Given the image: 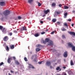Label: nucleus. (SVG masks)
Masks as SVG:
<instances>
[{"label":"nucleus","mask_w":75,"mask_h":75,"mask_svg":"<svg viewBox=\"0 0 75 75\" xmlns=\"http://www.w3.org/2000/svg\"><path fill=\"white\" fill-rule=\"evenodd\" d=\"M10 11L8 10H6L3 12V14H4V16H7L8 14H10Z\"/></svg>","instance_id":"nucleus-1"},{"label":"nucleus","mask_w":75,"mask_h":75,"mask_svg":"<svg viewBox=\"0 0 75 75\" xmlns=\"http://www.w3.org/2000/svg\"><path fill=\"white\" fill-rule=\"evenodd\" d=\"M54 44V43L51 40H50L48 42V45H52Z\"/></svg>","instance_id":"nucleus-2"},{"label":"nucleus","mask_w":75,"mask_h":75,"mask_svg":"<svg viewBox=\"0 0 75 75\" xmlns=\"http://www.w3.org/2000/svg\"><path fill=\"white\" fill-rule=\"evenodd\" d=\"M63 56L64 58H66L68 57V52L67 51L64 52Z\"/></svg>","instance_id":"nucleus-3"},{"label":"nucleus","mask_w":75,"mask_h":75,"mask_svg":"<svg viewBox=\"0 0 75 75\" xmlns=\"http://www.w3.org/2000/svg\"><path fill=\"white\" fill-rule=\"evenodd\" d=\"M12 57H10L8 58L7 59V62L8 64H10L11 62V60H12Z\"/></svg>","instance_id":"nucleus-4"},{"label":"nucleus","mask_w":75,"mask_h":75,"mask_svg":"<svg viewBox=\"0 0 75 75\" xmlns=\"http://www.w3.org/2000/svg\"><path fill=\"white\" fill-rule=\"evenodd\" d=\"M27 31V28H26V27H23V28H21V31Z\"/></svg>","instance_id":"nucleus-5"},{"label":"nucleus","mask_w":75,"mask_h":75,"mask_svg":"<svg viewBox=\"0 0 75 75\" xmlns=\"http://www.w3.org/2000/svg\"><path fill=\"white\" fill-rule=\"evenodd\" d=\"M68 47L71 48L73 47V45H72V43L71 42H69L67 43Z\"/></svg>","instance_id":"nucleus-6"},{"label":"nucleus","mask_w":75,"mask_h":75,"mask_svg":"<svg viewBox=\"0 0 75 75\" xmlns=\"http://www.w3.org/2000/svg\"><path fill=\"white\" fill-rule=\"evenodd\" d=\"M3 40L4 41H7L8 40V38L7 36H6L3 38Z\"/></svg>","instance_id":"nucleus-7"},{"label":"nucleus","mask_w":75,"mask_h":75,"mask_svg":"<svg viewBox=\"0 0 75 75\" xmlns=\"http://www.w3.org/2000/svg\"><path fill=\"white\" fill-rule=\"evenodd\" d=\"M68 33L70 34V35H75V33L74 32L70 31L68 32Z\"/></svg>","instance_id":"nucleus-8"},{"label":"nucleus","mask_w":75,"mask_h":75,"mask_svg":"<svg viewBox=\"0 0 75 75\" xmlns=\"http://www.w3.org/2000/svg\"><path fill=\"white\" fill-rule=\"evenodd\" d=\"M29 68H32V69H35V67L31 65V64H29Z\"/></svg>","instance_id":"nucleus-9"},{"label":"nucleus","mask_w":75,"mask_h":75,"mask_svg":"<svg viewBox=\"0 0 75 75\" xmlns=\"http://www.w3.org/2000/svg\"><path fill=\"white\" fill-rule=\"evenodd\" d=\"M46 64L47 66H50L51 65V62L49 61H47Z\"/></svg>","instance_id":"nucleus-10"},{"label":"nucleus","mask_w":75,"mask_h":75,"mask_svg":"<svg viewBox=\"0 0 75 75\" xmlns=\"http://www.w3.org/2000/svg\"><path fill=\"white\" fill-rule=\"evenodd\" d=\"M49 12H50V10L49 9H47L46 11H44V13L45 14H47Z\"/></svg>","instance_id":"nucleus-11"},{"label":"nucleus","mask_w":75,"mask_h":75,"mask_svg":"<svg viewBox=\"0 0 75 75\" xmlns=\"http://www.w3.org/2000/svg\"><path fill=\"white\" fill-rule=\"evenodd\" d=\"M56 70L57 71H58L59 70V71H61V69L60 68V67H57L56 68Z\"/></svg>","instance_id":"nucleus-12"},{"label":"nucleus","mask_w":75,"mask_h":75,"mask_svg":"<svg viewBox=\"0 0 75 75\" xmlns=\"http://www.w3.org/2000/svg\"><path fill=\"white\" fill-rule=\"evenodd\" d=\"M0 5L2 6H4V2L3 1L1 2L0 3Z\"/></svg>","instance_id":"nucleus-13"},{"label":"nucleus","mask_w":75,"mask_h":75,"mask_svg":"<svg viewBox=\"0 0 75 75\" xmlns=\"http://www.w3.org/2000/svg\"><path fill=\"white\" fill-rule=\"evenodd\" d=\"M6 29L5 28H3L2 29L3 33H6Z\"/></svg>","instance_id":"nucleus-14"},{"label":"nucleus","mask_w":75,"mask_h":75,"mask_svg":"<svg viewBox=\"0 0 75 75\" xmlns=\"http://www.w3.org/2000/svg\"><path fill=\"white\" fill-rule=\"evenodd\" d=\"M15 63L16 64V65H19V64H20L19 62H18V61L17 60L15 61Z\"/></svg>","instance_id":"nucleus-15"},{"label":"nucleus","mask_w":75,"mask_h":75,"mask_svg":"<svg viewBox=\"0 0 75 75\" xmlns=\"http://www.w3.org/2000/svg\"><path fill=\"white\" fill-rule=\"evenodd\" d=\"M41 42H43V44H46V43H47V42L45 40V41H44V40H43L42 39L41 40Z\"/></svg>","instance_id":"nucleus-16"},{"label":"nucleus","mask_w":75,"mask_h":75,"mask_svg":"<svg viewBox=\"0 0 75 75\" xmlns=\"http://www.w3.org/2000/svg\"><path fill=\"white\" fill-rule=\"evenodd\" d=\"M39 35H39V33H35L34 35V36L36 37H38Z\"/></svg>","instance_id":"nucleus-17"},{"label":"nucleus","mask_w":75,"mask_h":75,"mask_svg":"<svg viewBox=\"0 0 75 75\" xmlns=\"http://www.w3.org/2000/svg\"><path fill=\"white\" fill-rule=\"evenodd\" d=\"M10 47L12 50L14 49V45H12L11 46H10Z\"/></svg>","instance_id":"nucleus-18"},{"label":"nucleus","mask_w":75,"mask_h":75,"mask_svg":"<svg viewBox=\"0 0 75 75\" xmlns=\"http://www.w3.org/2000/svg\"><path fill=\"white\" fill-rule=\"evenodd\" d=\"M6 51L7 52H8L9 51V48L8 47V46H6Z\"/></svg>","instance_id":"nucleus-19"},{"label":"nucleus","mask_w":75,"mask_h":75,"mask_svg":"<svg viewBox=\"0 0 75 75\" xmlns=\"http://www.w3.org/2000/svg\"><path fill=\"white\" fill-rule=\"evenodd\" d=\"M72 50L73 51H75V47L73 46L72 47Z\"/></svg>","instance_id":"nucleus-20"},{"label":"nucleus","mask_w":75,"mask_h":75,"mask_svg":"<svg viewBox=\"0 0 75 75\" xmlns=\"http://www.w3.org/2000/svg\"><path fill=\"white\" fill-rule=\"evenodd\" d=\"M69 8L68 6H64V9H68Z\"/></svg>","instance_id":"nucleus-21"},{"label":"nucleus","mask_w":75,"mask_h":75,"mask_svg":"<svg viewBox=\"0 0 75 75\" xmlns=\"http://www.w3.org/2000/svg\"><path fill=\"white\" fill-rule=\"evenodd\" d=\"M68 15L67 13H66L64 14V18H67V16Z\"/></svg>","instance_id":"nucleus-22"},{"label":"nucleus","mask_w":75,"mask_h":75,"mask_svg":"<svg viewBox=\"0 0 75 75\" xmlns=\"http://www.w3.org/2000/svg\"><path fill=\"white\" fill-rule=\"evenodd\" d=\"M70 64L71 65H74V63H73V61L72 60H71L70 62Z\"/></svg>","instance_id":"nucleus-23"},{"label":"nucleus","mask_w":75,"mask_h":75,"mask_svg":"<svg viewBox=\"0 0 75 75\" xmlns=\"http://www.w3.org/2000/svg\"><path fill=\"white\" fill-rule=\"evenodd\" d=\"M40 50H41V49H40L39 48H36V51H40Z\"/></svg>","instance_id":"nucleus-24"},{"label":"nucleus","mask_w":75,"mask_h":75,"mask_svg":"<svg viewBox=\"0 0 75 75\" xmlns=\"http://www.w3.org/2000/svg\"><path fill=\"white\" fill-rule=\"evenodd\" d=\"M45 41L46 42H49L50 41V39H49L47 38L45 39Z\"/></svg>","instance_id":"nucleus-25"},{"label":"nucleus","mask_w":75,"mask_h":75,"mask_svg":"<svg viewBox=\"0 0 75 75\" xmlns=\"http://www.w3.org/2000/svg\"><path fill=\"white\" fill-rule=\"evenodd\" d=\"M33 1V0H28V2L29 3H31Z\"/></svg>","instance_id":"nucleus-26"},{"label":"nucleus","mask_w":75,"mask_h":75,"mask_svg":"<svg viewBox=\"0 0 75 75\" xmlns=\"http://www.w3.org/2000/svg\"><path fill=\"white\" fill-rule=\"evenodd\" d=\"M52 6H56V4L54 3H53L52 4Z\"/></svg>","instance_id":"nucleus-27"},{"label":"nucleus","mask_w":75,"mask_h":75,"mask_svg":"<svg viewBox=\"0 0 75 75\" xmlns=\"http://www.w3.org/2000/svg\"><path fill=\"white\" fill-rule=\"evenodd\" d=\"M52 21L53 23H55L57 21V19H52Z\"/></svg>","instance_id":"nucleus-28"},{"label":"nucleus","mask_w":75,"mask_h":75,"mask_svg":"<svg viewBox=\"0 0 75 75\" xmlns=\"http://www.w3.org/2000/svg\"><path fill=\"white\" fill-rule=\"evenodd\" d=\"M18 20H21V19H22V18L20 16H18Z\"/></svg>","instance_id":"nucleus-29"},{"label":"nucleus","mask_w":75,"mask_h":75,"mask_svg":"<svg viewBox=\"0 0 75 75\" xmlns=\"http://www.w3.org/2000/svg\"><path fill=\"white\" fill-rule=\"evenodd\" d=\"M64 25L66 27H68V25H67V23H64Z\"/></svg>","instance_id":"nucleus-30"},{"label":"nucleus","mask_w":75,"mask_h":75,"mask_svg":"<svg viewBox=\"0 0 75 75\" xmlns=\"http://www.w3.org/2000/svg\"><path fill=\"white\" fill-rule=\"evenodd\" d=\"M24 60H25V61L27 62L28 61V60L27 59L26 57H25L24 58Z\"/></svg>","instance_id":"nucleus-31"},{"label":"nucleus","mask_w":75,"mask_h":75,"mask_svg":"<svg viewBox=\"0 0 75 75\" xmlns=\"http://www.w3.org/2000/svg\"><path fill=\"white\" fill-rule=\"evenodd\" d=\"M62 38H66L65 36V35H62Z\"/></svg>","instance_id":"nucleus-32"},{"label":"nucleus","mask_w":75,"mask_h":75,"mask_svg":"<svg viewBox=\"0 0 75 75\" xmlns=\"http://www.w3.org/2000/svg\"><path fill=\"white\" fill-rule=\"evenodd\" d=\"M62 30L63 31H66V29H65L64 28H63L62 29Z\"/></svg>","instance_id":"nucleus-33"},{"label":"nucleus","mask_w":75,"mask_h":75,"mask_svg":"<svg viewBox=\"0 0 75 75\" xmlns=\"http://www.w3.org/2000/svg\"><path fill=\"white\" fill-rule=\"evenodd\" d=\"M3 27L2 26H1V25H0V30H2V29H3Z\"/></svg>","instance_id":"nucleus-34"},{"label":"nucleus","mask_w":75,"mask_h":75,"mask_svg":"<svg viewBox=\"0 0 75 75\" xmlns=\"http://www.w3.org/2000/svg\"><path fill=\"white\" fill-rule=\"evenodd\" d=\"M38 6L39 7L41 6V4H40V3L38 2Z\"/></svg>","instance_id":"nucleus-35"},{"label":"nucleus","mask_w":75,"mask_h":75,"mask_svg":"<svg viewBox=\"0 0 75 75\" xmlns=\"http://www.w3.org/2000/svg\"><path fill=\"white\" fill-rule=\"evenodd\" d=\"M57 24H58V25H59L61 24V22L58 21L57 22Z\"/></svg>","instance_id":"nucleus-36"},{"label":"nucleus","mask_w":75,"mask_h":75,"mask_svg":"<svg viewBox=\"0 0 75 75\" xmlns=\"http://www.w3.org/2000/svg\"><path fill=\"white\" fill-rule=\"evenodd\" d=\"M34 55H33L31 57V59H34Z\"/></svg>","instance_id":"nucleus-37"},{"label":"nucleus","mask_w":75,"mask_h":75,"mask_svg":"<svg viewBox=\"0 0 75 75\" xmlns=\"http://www.w3.org/2000/svg\"><path fill=\"white\" fill-rule=\"evenodd\" d=\"M4 64V63H3V62H1L0 63V66H1V65H3Z\"/></svg>","instance_id":"nucleus-38"},{"label":"nucleus","mask_w":75,"mask_h":75,"mask_svg":"<svg viewBox=\"0 0 75 75\" xmlns=\"http://www.w3.org/2000/svg\"><path fill=\"white\" fill-rule=\"evenodd\" d=\"M45 32H42L41 33V34L42 35L43 34H45Z\"/></svg>","instance_id":"nucleus-39"},{"label":"nucleus","mask_w":75,"mask_h":75,"mask_svg":"<svg viewBox=\"0 0 75 75\" xmlns=\"http://www.w3.org/2000/svg\"><path fill=\"white\" fill-rule=\"evenodd\" d=\"M42 62H38V64H42Z\"/></svg>","instance_id":"nucleus-40"},{"label":"nucleus","mask_w":75,"mask_h":75,"mask_svg":"<svg viewBox=\"0 0 75 75\" xmlns=\"http://www.w3.org/2000/svg\"><path fill=\"white\" fill-rule=\"evenodd\" d=\"M54 33H55V31H53L51 33V34H53Z\"/></svg>","instance_id":"nucleus-41"},{"label":"nucleus","mask_w":75,"mask_h":75,"mask_svg":"<svg viewBox=\"0 0 75 75\" xmlns=\"http://www.w3.org/2000/svg\"><path fill=\"white\" fill-rule=\"evenodd\" d=\"M59 6L60 7H62V5H61V4H59Z\"/></svg>","instance_id":"nucleus-42"},{"label":"nucleus","mask_w":75,"mask_h":75,"mask_svg":"<svg viewBox=\"0 0 75 75\" xmlns=\"http://www.w3.org/2000/svg\"><path fill=\"white\" fill-rule=\"evenodd\" d=\"M56 13L57 14H60L59 13L58 11L56 12Z\"/></svg>","instance_id":"nucleus-43"},{"label":"nucleus","mask_w":75,"mask_h":75,"mask_svg":"<svg viewBox=\"0 0 75 75\" xmlns=\"http://www.w3.org/2000/svg\"><path fill=\"white\" fill-rule=\"evenodd\" d=\"M9 34L10 35V36H11L12 35L13 33H9Z\"/></svg>","instance_id":"nucleus-44"},{"label":"nucleus","mask_w":75,"mask_h":75,"mask_svg":"<svg viewBox=\"0 0 75 75\" xmlns=\"http://www.w3.org/2000/svg\"><path fill=\"white\" fill-rule=\"evenodd\" d=\"M13 32L15 33H17V31L16 30H14L13 31Z\"/></svg>","instance_id":"nucleus-45"},{"label":"nucleus","mask_w":75,"mask_h":75,"mask_svg":"<svg viewBox=\"0 0 75 75\" xmlns=\"http://www.w3.org/2000/svg\"><path fill=\"white\" fill-rule=\"evenodd\" d=\"M40 23L41 24H43V23H44V22L42 21H40Z\"/></svg>","instance_id":"nucleus-46"},{"label":"nucleus","mask_w":75,"mask_h":75,"mask_svg":"<svg viewBox=\"0 0 75 75\" xmlns=\"http://www.w3.org/2000/svg\"><path fill=\"white\" fill-rule=\"evenodd\" d=\"M36 59H34V60H33V61H34V62H36Z\"/></svg>","instance_id":"nucleus-47"},{"label":"nucleus","mask_w":75,"mask_h":75,"mask_svg":"<svg viewBox=\"0 0 75 75\" xmlns=\"http://www.w3.org/2000/svg\"><path fill=\"white\" fill-rule=\"evenodd\" d=\"M36 47H39V46H40V45H36Z\"/></svg>","instance_id":"nucleus-48"},{"label":"nucleus","mask_w":75,"mask_h":75,"mask_svg":"<svg viewBox=\"0 0 75 75\" xmlns=\"http://www.w3.org/2000/svg\"><path fill=\"white\" fill-rule=\"evenodd\" d=\"M13 58L14 60H16V57H13Z\"/></svg>","instance_id":"nucleus-49"},{"label":"nucleus","mask_w":75,"mask_h":75,"mask_svg":"<svg viewBox=\"0 0 75 75\" xmlns=\"http://www.w3.org/2000/svg\"><path fill=\"white\" fill-rule=\"evenodd\" d=\"M50 67L51 69H52V68L53 69V68H54V67H52L51 66H50Z\"/></svg>","instance_id":"nucleus-50"},{"label":"nucleus","mask_w":75,"mask_h":75,"mask_svg":"<svg viewBox=\"0 0 75 75\" xmlns=\"http://www.w3.org/2000/svg\"><path fill=\"white\" fill-rule=\"evenodd\" d=\"M11 73H14V71H13L12 70H11Z\"/></svg>","instance_id":"nucleus-51"},{"label":"nucleus","mask_w":75,"mask_h":75,"mask_svg":"<svg viewBox=\"0 0 75 75\" xmlns=\"http://www.w3.org/2000/svg\"><path fill=\"white\" fill-rule=\"evenodd\" d=\"M74 23L71 24L72 27H74Z\"/></svg>","instance_id":"nucleus-52"},{"label":"nucleus","mask_w":75,"mask_h":75,"mask_svg":"<svg viewBox=\"0 0 75 75\" xmlns=\"http://www.w3.org/2000/svg\"><path fill=\"white\" fill-rule=\"evenodd\" d=\"M1 21H3V18H1Z\"/></svg>","instance_id":"nucleus-53"},{"label":"nucleus","mask_w":75,"mask_h":75,"mask_svg":"<svg viewBox=\"0 0 75 75\" xmlns=\"http://www.w3.org/2000/svg\"><path fill=\"white\" fill-rule=\"evenodd\" d=\"M68 21H71V19H68Z\"/></svg>","instance_id":"nucleus-54"},{"label":"nucleus","mask_w":75,"mask_h":75,"mask_svg":"<svg viewBox=\"0 0 75 75\" xmlns=\"http://www.w3.org/2000/svg\"><path fill=\"white\" fill-rule=\"evenodd\" d=\"M63 68H64V69H65V68H66V67H63Z\"/></svg>","instance_id":"nucleus-55"},{"label":"nucleus","mask_w":75,"mask_h":75,"mask_svg":"<svg viewBox=\"0 0 75 75\" xmlns=\"http://www.w3.org/2000/svg\"><path fill=\"white\" fill-rule=\"evenodd\" d=\"M64 62H66V60H65V59H64Z\"/></svg>","instance_id":"nucleus-56"},{"label":"nucleus","mask_w":75,"mask_h":75,"mask_svg":"<svg viewBox=\"0 0 75 75\" xmlns=\"http://www.w3.org/2000/svg\"><path fill=\"white\" fill-rule=\"evenodd\" d=\"M8 75H12V74H10V73H8Z\"/></svg>","instance_id":"nucleus-57"},{"label":"nucleus","mask_w":75,"mask_h":75,"mask_svg":"<svg viewBox=\"0 0 75 75\" xmlns=\"http://www.w3.org/2000/svg\"><path fill=\"white\" fill-rule=\"evenodd\" d=\"M15 20H18V18H16L15 19Z\"/></svg>","instance_id":"nucleus-58"},{"label":"nucleus","mask_w":75,"mask_h":75,"mask_svg":"<svg viewBox=\"0 0 75 75\" xmlns=\"http://www.w3.org/2000/svg\"><path fill=\"white\" fill-rule=\"evenodd\" d=\"M45 15H44L43 16V17H45Z\"/></svg>","instance_id":"nucleus-59"},{"label":"nucleus","mask_w":75,"mask_h":75,"mask_svg":"<svg viewBox=\"0 0 75 75\" xmlns=\"http://www.w3.org/2000/svg\"><path fill=\"white\" fill-rule=\"evenodd\" d=\"M74 12H75V11H73V13H74Z\"/></svg>","instance_id":"nucleus-60"},{"label":"nucleus","mask_w":75,"mask_h":75,"mask_svg":"<svg viewBox=\"0 0 75 75\" xmlns=\"http://www.w3.org/2000/svg\"><path fill=\"white\" fill-rule=\"evenodd\" d=\"M64 75H67V74H64Z\"/></svg>","instance_id":"nucleus-61"},{"label":"nucleus","mask_w":75,"mask_h":75,"mask_svg":"<svg viewBox=\"0 0 75 75\" xmlns=\"http://www.w3.org/2000/svg\"><path fill=\"white\" fill-rule=\"evenodd\" d=\"M30 54H32V52H30Z\"/></svg>","instance_id":"nucleus-62"},{"label":"nucleus","mask_w":75,"mask_h":75,"mask_svg":"<svg viewBox=\"0 0 75 75\" xmlns=\"http://www.w3.org/2000/svg\"><path fill=\"white\" fill-rule=\"evenodd\" d=\"M57 63H55V64H56V65H57Z\"/></svg>","instance_id":"nucleus-63"},{"label":"nucleus","mask_w":75,"mask_h":75,"mask_svg":"<svg viewBox=\"0 0 75 75\" xmlns=\"http://www.w3.org/2000/svg\"><path fill=\"white\" fill-rule=\"evenodd\" d=\"M17 31H18V29H17Z\"/></svg>","instance_id":"nucleus-64"}]
</instances>
